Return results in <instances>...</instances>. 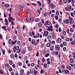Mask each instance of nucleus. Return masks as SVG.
<instances>
[{
	"label": "nucleus",
	"instance_id": "55",
	"mask_svg": "<svg viewBox=\"0 0 75 75\" xmlns=\"http://www.w3.org/2000/svg\"><path fill=\"white\" fill-rule=\"evenodd\" d=\"M47 12H45V14H44V16H45V17H47Z\"/></svg>",
	"mask_w": 75,
	"mask_h": 75
},
{
	"label": "nucleus",
	"instance_id": "61",
	"mask_svg": "<svg viewBox=\"0 0 75 75\" xmlns=\"http://www.w3.org/2000/svg\"><path fill=\"white\" fill-rule=\"evenodd\" d=\"M66 41H69V38H66Z\"/></svg>",
	"mask_w": 75,
	"mask_h": 75
},
{
	"label": "nucleus",
	"instance_id": "28",
	"mask_svg": "<svg viewBox=\"0 0 75 75\" xmlns=\"http://www.w3.org/2000/svg\"><path fill=\"white\" fill-rule=\"evenodd\" d=\"M56 14L57 16H59V11H56Z\"/></svg>",
	"mask_w": 75,
	"mask_h": 75
},
{
	"label": "nucleus",
	"instance_id": "5",
	"mask_svg": "<svg viewBox=\"0 0 75 75\" xmlns=\"http://www.w3.org/2000/svg\"><path fill=\"white\" fill-rule=\"evenodd\" d=\"M44 33L45 34V36L47 37V36L48 35V34H49V32L47 31H45L44 32Z\"/></svg>",
	"mask_w": 75,
	"mask_h": 75
},
{
	"label": "nucleus",
	"instance_id": "9",
	"mask_svg": "<svg viewBox=\"0 0 75 75\" xmlns=\"http://www.w3.org/2000/svg\"><path fill=\"white\" fill-rule=\"evenodd\" d=\"M17 40H16L15 42H12V44H11V45H13L14 44H15L16 42H17Z\"/></svg>",
	"mask_w": 75,
	"mask_h": 75
},
{
	"label": "nucleus",
	"instance_id": "20",
	"mask_svg": "<svg viewBox=\"0 0 75 75\" xmlns=\"http://www.w3.org/2000/svg\"><path fill=\"white\" fill-rule=\"evenodd\" d=\"M69 23V19H67L66 21V24H68Z\"/></svg>",
	"mask_w": 75,
	"mask_h": 75
},
{
	"label": "nucleus",
	"instance_id": "56",
	"mask_svg": "<svg viewBox=\"0 0 75 75\" xmlns=\"http://www.w3.org/2000/svg\"><path fill=\"white\" fill-rule=\"evenodd\" d=\"M5 50L4 49V50H2V54L3 55H4L5 54Z\"/></svg>",
	"mask_w": 75,
	"mask_h": 75
},
{
	"label": "nucleus",
	"instance_id": "10",
	"mask_svg": "<svg viewBox=\"0 0 75 75\" xmlns=\"http://www.w3.org/2000/svg\"><path fill=\"white\" fill-rule=\"evenodd\" d=\"M67 68L69 69V70H71V67L69 66H67Z\"/></svg>",
	"mask_w": 75,
	"mask_h": 75
},
{
	"label": "nucleus",
	"instance_id": "31",
	"mask_svg": "<svg viewBox=\"0 0 75 75\" xmlns=\"http://www.w3.org/2000/svg\"><path fill=\"white\" fill-rule=\"evenodd\" d=\"M72 54L74 56L73 58H74L75 59V53L74 52H72Z\"/></svg>",
	"mask_w": 75,
	"mask_h": 75
},
{
	"label": "nucleus",
	"instance_id": "2",
	"mask_svg": "<svg viewBox=\"0 0 75 75\" xmlns=\"http://www.w3.org/2000/svg\"><path fill=\"white\" fill-rule=\"evenodd\" d=\"M62 72L63 74H68L69 72V71L68 70L66 69H63L62 70Z\"/></svg>",
	"mask_w": 75,
	"mask_h": 75
},
{
	"label": "nucleus",
	"instance_id": "42",
	"mask_svg": "<svg viewBox=\"0 0 75 75\" xmlns=\"http://www.w3.org/2000/svg\"><path fill=\"white\" fill-rule=\"evenodd\" d=\"M47 15H48V16H50V15H51V11H50V13H49L48 12H47Z\"/></svg>",
	"mask_w": 75,
	"mask_h": 75
},
{
	"label": "nucleus",
	"instance_id": "36",
	"mask_svg": "<svg viewBox=\"0 0 75 75\" xmlns=\"http://www.w3.org/2000/svg\"><path fill=\"white\" fill-rule=\"evenodd\" d=\"M47 25H50L51 24V22L50 21H47Z\"/></svg>",
	"mask_w": 75,
	"mask_h": 75
},
{
	"label": "nucleus",
	"instance_id": "34",
	"mask_svg": "<svg viewBox=\"0 0 75 75\" xmlns=\"http://www.w3.org/2000/svg\"><path fill=\"white\" fill-rule=\"evenodd\" d=\"M30 73L31 74H33L34 73V71L32 69H30Z\"/></svg>",
	"mask_w": 75,
	"mask_h": 75
},
{
	"label": "nucleus",
	"instance_id": "21",
	"mask_svg": "<svg viewBox=\"0 0 75 75\" xmlns=\"http://www.w3.org/2000/svg\"><path fill=\"white\" fill-rule=\"evenodd\" d=\"M70 61L71 63L72 64H73V63H74V59H72V58H71L70 59Z\"/></svg>",
	"mask_w": 75,
	"mask_h": 75
},
{
	"label": "nucleus",
	"instance_id": "52",
	"mask_svg": "<svg viewBox=\"0 0 75 75\" xmlns=\"http://www.w3.org/2000/svg\"><path fill=\"white\" fill-rule=\"evenodd\" d=\"M59 27V25L58 24H56L55 25V28H57Z\"/></svg>",
	"mask_w": 75,
	"mask_h": 75
},
{
	"label": "nucleus",
	"instance_id": "59",
	"mask_svg": "<svg viewBox=\"0 0 75 75\" xmlns=\"http://www.w3.org/2000/svg\"><path fill=\"white\" fill-rule=\"evenodd\" d=\"M0 73L1 74H3V70H0Z\"/></svg>",
	"mask_w": 75,
	"mask_h": 75
},
{
	"label": "nucleus",
	"instance_id": "43",
	"mask_svg": "<svg viewBox=\"0 0 75 75\" xmlns=\"http://www.w3.org/2000/svg\"><path fill=\"white\" fill-rule=\"evenodd\" d=\"M38 43H37V42H35L34 43V45L35 46H36L37 45V44Z\"/></svg>",
	"mask_w": 75,
	"mask_h": 75
},
{
	"label": "nucleus",
	"instance_id": "39",
	"mask_svg": "<svg viewBox=\"0 0 75 75\" xmlns=\"http://www.w3.org/2000/svg\"><path fill=\"white\" fill-rule=\"evenodd\" d=\"M7 30H8L9 32H10V31H11V30L10 29V27H9L7 28Z\"/></svg>",
	"mask_w": 75,
	"mask_h": 75
},
{
	"label": "nucleus",
	"instance_id": "64",
	"mask_svg": "<svg viewBox=\"0 0 75 75\" xmlns=\"http://www.w3.org/2000/svg\"><path fill=\"white\" fill-rule=\"evenodd\" d=\"M63 1L64 3H67L68 1L67 0H64Z\"/></svg>",
	"mask_w": 75,
	"mask_h": 75
},
{
	"label": "nucleus",
	"instance_id": "12",
	"mask_svg": "<svg viewBox=\"0 0 75 75\" xmlns=\"http://www.w3.org/2000/svg\"><path fill=\"white\" fill-rule=\"evenodd\" d=\"M43 66L45 68H47V64L46 63H45L43 64Z\"/></svg>",
	"mask_w": 75,
	"mask_h": 75
},
{
	"label": "nucleus",
	"instance_id": "32",
	"mask_svg": "<svg viewBox=\"0 0 75 75\" xmlns=\"http://www.w3.org/2000/svg\"><path fill=\"white\" fill-rule=\"evenodd\" d=\"M17 44L18 45H20L21 44V42L20 41H18L17 42Z\"/></svg>",
	"mask_w": 75,
	"mask_h": 75
},
{
	"label": "nucleus",
	"instance_id": "29",
	"mask_svg": "<svg viewBox=\"0 0 75 75\" xmlns=\"http://www.w3.org/2000/svg\"><path fill=\"white\" fill-rule=\"evenodd\" d=\"M35 40H34V39H33L32 40V44H34V43L35 42Z\"/></svg>",
	"mask_w": 75,
	"mask_h": 75
},
{
	"label": "nucleus",
	"instance_id": "41",
	"mask_svg": "<svg viewBox=\"0 0 75 75\" xmlns=\"http://www.w3.org/2000/svg\"><path fill=\"white\" fill-rule=\"evenodd\" d=\"M9 64L10 65H12V64H13V61H12V60H10L9 61Z\"/></svg>",
	"mask_w": 75,
	"mask_h": 75
},
{
	"label": "nucleus",
	"instance_id": "16",
	"mask_svg": "<svg viewBox=\"0 0 75 75\" xmlns=\"http://www.w3.org/2000/svg\"><path fill=\"white\" fill-rule=\"evenodd\" d=\"M57 41L59 43H60V42H61V39L60 38L57 39Z\"/></svg>",
	"mask_w": 75,
	"mask_h": 75
},
{
	"label": "nucleus",
	"instance_id": "53",
	"mask_svg": "<svg viewBox=\"0 0 75 75\" xmlns=\"http://www.w3.org/2000/svg\"><path fill=\"white\" fill-rule=\"evenodd\" d=\"M44 25L46 26V25H48V23H47V21L46 22H45L44 23Z\"/></svg>",
	"mask_w": 75,
	"mask_h": 75
},
{
	"label": "nucleus",
	"instance_id": "57",
	"mask_svg": "<svg viewBox=\"0 0 75 75\" xmlns=\"http://www.w3.org/2000/svg\"><path fill=\"white\" fill-rule=\"evenodd\" d=\"M67 50V48L66 47H64L63 48V50L64 51H65L66 50Z\"/></svg>",
	"mask_w": 75,
	"mask_h": 75
},
{
	"label": "nucleus",
	"instance_id": "8",
	"mask_svg": "<svg viewBox=\"0 0 75 75\" xmlns=\"http://www.w3.org/2000/svg\"><path fill=\"white\" fill-rule=\"evenodd\" d=\"M5 24L6 25H8V20L7 19H5Z\"/></svg>",
	"mask_w": 75,
	"mask_h": 75
},
{
	"label": "nucleus",
	"instance_id": "58",
	"mask_svg": "<svg viewBox=\"0 0 75 75\" xmlns=\"http://www.w3.org/2000/svg\"><path fill=\"white\" fill-rule=\"evenodd\" d=\"M71 17H74V15H73V12H71Z\"/></svg>",
	"mask_w": 75,
	"mask_h": 75
},
{
	"label": "nucleus",
	"instance_id": "1",
	"mask_svg": "<svg viewBox=\"0 0 75 75\" xmlns=\"http://www.w3.org/2000/svg\"><path fill=\"white\" fill-rule=\"evenodd\" d=\"M20 47H18V46H15L13 48V51L14 52H16V53H20V51H21V49H20ZM16 51H18L16 52Z\"/></svg>",
	"mask_w": 75,
	"mask_h": 75
},
{
	"label": "nucleus",
	"instance_id": "11",
	"mask_svg": "<svg viewBox=\"0 0 75 75\" xmlns=\"http://www.w3.org/2000/svg\"><path fill=\"white\" fill-rule=\"evenodd\" d=\"M33 72H34V74L35 75H37V74H38V71L35 70H34L33 71Z\"/></svg>",
	"mask_w": 75,
	"mask_h": 75
},
{
	"label": "nucleus",
	"instance_id": "48",
	"mask_svg": "<svg viewBox=\"0 0 75 75\" xmlns=\"http://www.w3.org/2000/svg\"><path fill=\"white\" fill-rule=\"evenodd\" d=\"M9 71H13V69H12L11 67H10L9 69Z\"/></svg>",
	"mask_w": 75,
	"mask_h": 75
},
{
	"label": "nucleus",
	"instance_id": "38",
	"mask_svg": "<svg viewBox=\"0 0 75 75\" xmlns=\"http://www.w3.org/2000/svg\"><path fill=\"white\" fill-rule=\"evenodd\" d=\"M8 42L9 44H11V43L12 42V41H11V40L9 39L8 40Z\"/></svg>",
	"mask_w": 75,
	"mask_h": 75
},
{
	"label": "nucleus",
	"instance_id": "22",
	"mask_svg": "<svg viewBox=\"0 0 75 75\" xmlns=\"http://www.w3.org/2000/svg\"><path fill=\"white\" fill-rule=\"evenodd\" d=\"M10 57L11 58H13L14 57V54H12L10 55Z\"/></svg>",
	"mask_w": 75,
	"mask_h": 75
},
{
	"label": "nucleus",
	"instance_id": "26",
	"mask_svg": "<svg viewBox=\"0 0 75 75\" xmlns=\"http://www.w3.org/2000/svg\"><path fill=\"white\" fill-rule=\"evenodd\" d=\"M70 32L73 33L74 31V30L73 28H70Z\"/></svg>",
	"mask_w": 75,
	"mask_h": 75
},
{
	"label": "nucleus",
	"instance_id": "49",
	"mask_svg": "<svg viewBox=\"0 0 75 75\" xmlns=\"http://www.w3.org/2000/svg\"><path fill=\"white\" fill-rule=\"evenodd\" d=\"M44 70L43 69H42L41 70L40 74H43L44 73Z\"/></svg>",
	"mask_w": 75,
	"mask_h": 75
},
{
	"label": "nucleus",
	"instance_id": "7",
	"mask_svg": "<svg viewBox=\"0 0 75 75\" xmlns=\"http://www.w3.org/2000/svg\"><path fill=\"white\" fill-rule=\"evenodd\" d=\"M1 28L2 29H4V31H7V28H7V27H6V26H3L1 27Z\"/></svg>",
	"mask_w": 75,
	"mask_h": 75
},
{
	"label": "nucleus",
	"instance_id": "35",
	"mask_svg": "<svg viewBox=\"0 0 75 75\" xmlns=\"http://www.w3.org/2000/svg\"><path fill=\"white\" fill-rule=\"evenodd\" d=\"M28 50L29 51H31L32 50V49H31V47H28Z\"/></svg>",
	"mask_w": 75,
	"mask_h": 75
},
{
	"label": "nucleus",
	"instance_id": "15",
	"mask_svg": "<svg viewBox=\"0 0 75 75\" xmlns=\"http://www.w3.org/2000/svg\"><path fill=\"white\" fill-rule=\"evenodd\" d=\"M54 46H52L50 48V51H53L54 50Z\"/></svg>",
	"mask_w": 75,
	"mask_h": 75
},
{
	"label": "nucleus",
	"instance_id": "47",
	"mask_svg": "<svg viewBox=\"0 0 75 75\" xmlns=\"http://www.w3.org/2000/svg\"><path fill=\"white\" fill-rule=\"evenodd\" d=\"M37 2L39 4V6H41V3L40 1H37Z\"/></svg>",
	"mask_w": 75,
	"mask_h": 75
},
{
	"label": "nucleus",
	"instance_id": "25",
	"mask_svg": "<svg viewBox=\"0 0 75 75\" xmlns=\"http://www.w3.org/2000/svg\"><path fill=\"white\" fill-rule=\"evenodd\" d=\"M9 19H10V20H13V21H14V20H15L14 19V18H13L12 17H11V16H9Z\"/></svg>",
	"mask_w": 75,
	"mask_h": 75
},
{
	"label": "nucleus",
	"instance_id": "13",
	"mask_svg": "<svg viewBox=\"0 0 75 75\" xmlns=\"http://www.w3.org/2000/svg\"><path fill=\"white\" fill-rule=\"evenodd\" d=\"M51 38V35H49L47 36V39L49 40V39H50Z\"/></svg>",
	"mask_w": 75,
	"mask_h": 75
},
{
	"label": "nucleus",
	"instance_id": "40",
	"mask_svg": "<svg viewBox=\"0 0 75 75\" xmlns=\"http://www.w3.org/2000/svg\"><path fill=\"white\" fill-rule=\"evenodd\" d=\"M51 62H52V61H54V57H51Z\"/></svg>",
	"mask_w": 75,
	"mask_h": 75
},
{
	"label": "nucleus",
	"instance_id": "37",
	"mask_svg": "<svg viewBox=\"0 0 75 75\" xmlns=\"http://www.w3.org/2000/svg\"><path fill=\"white\" fill-rule=\"evenodd\" d=\"M29 19L30 21H33L34 20V18H29Z\"/></svg>",
	"mask_w": 75,
	"mask_h": 75
},
{
	"label": "nucleus",
	"instance_id": "62",
	"mask_svg": "<svg viewBox=\"0 0 75 75\" xmlns=\"http://www.w3.org/2000/svg\"><path fill=\"white\" fill-rule=\"evenodd\" d=\"M21 28V27H20V26H17L16 27V28L17 29H20V28Z\"/></svg>",
	"mask_w": 75,
	"mask_h": 75
},
{
	"label": "nucleus",
	"instance_id": "30",
	"mask_svg": "<svg viewBox=\"0 0 75 75\" xmlns=\"http://www.w3.org/2000/svg\"><path fill=\"white\" fill-rule=\"evenodd\" d=\"M46 46L47 47H50L51 46V44L50 43H47L46 45Z\"/></svg>",
	"mask_w": 75,
	"mask_h": 75
},
{
	"label": "nucleus",
	"instance_id": "50",
	"mask_svg": "<svg viewBox=\"0 0 75 75\" xmlns=\"http://www.w3.org/2000/svg\"><path fill=\"white\" fill-rule=\"evenodd\" d=\"M50 55V54L48 53L47 54H46V55H45V57H48V56H49Z\"/></svg>",
	"mask_w": 75,
	"mask_h": 75
},
{
	"label": "nucleus",
	"instance_id": "17",
	"mask_svg": "<svg viewBox=\"0 0 75 75\" xmlns=\"http://www.w3.org/2000/svg\"><path fill=\"white\" fill-rule=\"evenodd\" d=\"M40 47H41V48L44 47V43H42Z\"/></svg>",
	"mask_w": 75,
	"mask_h": 75
},
{
	"label": "nucleus",
	"instance_id": "6",
	"mask_svg": "<svg viewBox=\"0 0 75 75\" xmlns=\"http://www.w3.org/2000/svg\"><path fill=\"white\" fill-rule=\"evenodd\" d=\"M4 67H7L8 68H10V65H9V64L8 63H7L5 64L4 65Z\"/></svg>",
	"mask_w": 75,
	"mask_h": 75
},
{
	"label": "nucleus",
	"instance_id": "24",
	"mask_svg": "<svg viewBox=\"0 0 75 75\" xmlns=\"http://www.w3.org/2000/svg\"><path fill=\"white\" fill-rule=\"evenodd\" d=\"M52 38H55L56 37V35H55V34H53L52 35Z\"/></svg>",
	"mask_w": 75,
	"mask_h": 75
},
{
	"label": "nucleus",
	"instance_id": "45",
	"mask_svg": "<svg viewBox=\"0 0 75 75\" xmlns=\"http://www.w3.org/2000/svg\"><path fill=\"white\" fill-rule=\"evenodd\" d=\"M55 18L56 20H58V16H55Z\"/></svg>",
	"mask_w": 75,
	"mask_h": 75
},
{
	"label": "nucleus",
	"instance_id": "63",
	"mask_svg": "<svg viewBox=\"0 0 75 75\" xmlns=\"http://www.w3.org/2000/svg\"><path fill=\"white\" fill-rule=\"evenodd\" d=\"M7 52L8 54H11V50L10 49L8 51V50H7Z\"/></svg>",
	"mask_w": 75,
	"mask_h": 75
},
{
	"label": "nucleus",
	"instance_id": "44",
	"mask_svg": "<svg viewBox=\"0 0 75 75\" xmlns=\"http://www.w3.org/2000/svg\"><path fill=\"white\" fill-rule=\"evenodd\" d=\"M63 44L64 45H67V42H63Z\"/></svg>",
	"mask_w": 75,
	"mask_h": 75
},
{
	"label": "nucleus",
	"instance_id": "33",
	"mask_svg": "<svg viewBox=\"0 0 75 75\" xmlns=\"http://www.w3.org/2000/svg\"><path fill=\"white\" fill-rule=\"evenodd\" d=\"M40 21V18H36L35 19V22H38V21Z\"/></svg>",
	"mask_w": 75,
	"mask_h": 75
},
{
	"label": "nucleus",
	"instance_id": "18",
	"mask_svg": "<svg viewBox=\"0 0 75 75\" xmlns=\"http://www.w3.org/2000/svg\"><path fill=\"white\" fill-rule=\"evenodd\" d=\"M4 6L6 7H8L10 6V5L8 4H5Z\"/></svg>",
	"mask_w": 75,
	"mask_h": 75
},
{
	"label": "nucleus",
	"instance_id": "51",
	"mask_svg": "<svg viewBox=\"0 0 75 75\" xmlns=\"http://www.w3.org/2000/svg\"><path fill=\"white\" fill-rule=\"evenodd\" d=\"M68 8H69V9H71V6L70 5H69L68 6Z\"/></svg>",
	"mask_w": 75,
	"mask_h": 75
},
{
	"label": "nucleus",
	"instance_id": "4",
	"mask_svg": "<svg viewBox=\"0 0 75 75\" xmlns=\"http://www.w3.org/2000/svg\"><path fill=\"white\" fill-rule=\"evenodd\" d=\"M55 5H54V4H52V3H51L50 5V8H54L55 7Z\"/></svg>",
	"mask_w": 75,
	"mask_h": 75
},
{
	"label": "nucleus",
	"instance_id": "23",
	"mask_svg": "<svg viewBox=\"0 0 75 75\" xmlns=\"http://www.w3.org/2000/svg\"><path fill=\"white\" fill-rule=\"evenodd\" d=\"M36 35L37 38H39V37H40V33H36Z\"/></svg>",
	"mask_w": 75,
	"mask_h": 75
},
{
	"label": "nucleus",
	"instance_id": "46",
	"mask_svg": "<svg viewBox=\"0 0 75 75\" xmlns=\"http://www.w3.org/2000/svg\"><path fill=\"white\" fill-rule=\"evenodd\" d=\"M59 33H61V31H62V29H61V28L59 27Z\"/></svg>",
	"mask_w": 75,
	"mask_h": 75
},
{
	"label": "nucleus",
	"instance_id": "54",
	"mask_svg": "<svg viewBox=\"0 0 75 75\" xmlns=\"http://www.w3.org/2000/svg\"><path fill=\"white\" fill-rule=\"evenodd\" d=\"M63 34L64 35H66V32L65 31H63Z\"/></svg>",
	"mask_w": 75,
	"mask_h": 75
},
{
	"label": "nucleus",
	"instance_id": "3",
	"mask_svg": "<svg viewBox=\"0 0 75 75\" xmlns=\"http://www.w3.org/2000/svg\"><path fill=\"white\" fill-rule=\"evenodd\" d=\"M55 49L56 50H59L60 49V46L59 45H56L55 47Z\"/></svg>",
	"mask_w": 75,
	"mask_h": 75
},
{
	"label": "nucleus",
	"instance_id": "27",
	"mask_svg": "<svg viewBox=\"0 0 75 75\" xmlns=\"http://www.w3.org/2000/svg\"><path fill=\"white\" fill-rule=\"evenodd\" d=\"M25 52H26L25 50V49H23L22 51V53L23 54H25Z\"/></svg>",
	"mask_w": 75,
	"mask_h": 75
},
{
	"label": "nucleus",
	"instance_id": "19",
	"mask_svg": "<svg viewBox=\"0 0 75 75\" xmlns=\"http://www.w3.org/2000/svg\"><path fill=\"white\" fill-rule=\"evenodd\" d=\"M38 25L40 27H42V23L41 22H40L38 24Z\"/></svg>",
	"mask_w": 75,
	"mask_h": 75
},
{
	"label": "nucleus",
	"instance_id": "60",
	"mask_svg": "<svg viewBox=\"0 0 75 75\" xmlns=\"http://www.w3.org/2000/svg\"><path fill=\"white\" fill-rule=\"evenodd\" d=\"M30 65L31 66V67H34V63H31L30 64Z\"/></svg>",
	"mask_w": 75,
	"mask_h": 75
},
{
	"label": "nucleus",
	"instance_id": "14",
	"mask_svg": "<svg viewBox=\"0 0 75 75\" xmlns=\"http://www.w3.org/2000/svg\"><path fill=\"white\" fill-rule=\"evenodd\" d=\"M71 44H72V45H75V40H73V41L72 42H70Z\"/></svg>",
	"mask_w": 75,
	"mask_h": 75
}]
</instances>
